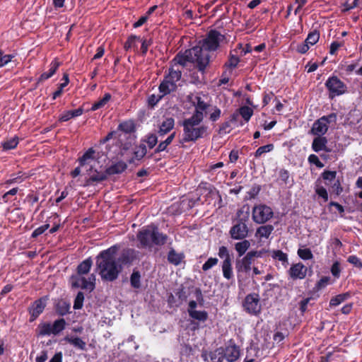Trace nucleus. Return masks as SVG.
Masks as SVG:
<instances>
[{
    "mask_svg": "<svg viewBox=\"0 0 362 362\" xmlns=\"http://www.w3.org/2000/svg\"><path fill=\"white\" fill-rule=\"evenodd\" d=\"M189 315L197 320L204 322L208 317V313L204 310H194L189 313Z\"/></svg>",
    "mask_w": 362,
    "mask_h": 362,
    "instance_id": "4c0bfd02",
    "label": "nucleus"
},
{
    "mask_svg": "<svg viewBox=\"0 0 362 362\" xmlns=\"http://www.w3.org/2000/svg\"><path fill=\"white\" fill-rule=\"evenodd\" d=\"M107 173H99V172H95V173H94L93 175H92L91 176H90V177L88 179H87V180L86 181V183L84 185V186H88L90 185V184H92L93 182H101V181H103L107 179Z\"/></svg>",
    "mask_w": 362,
    "mask_h": 362,
    "instance_id": "393cba45",
    "label": "nucleus"
},
{
    "mask_svg": "<svg viewBox=\"0 0 362 362\" xmlns=\"http://www.w3.org/2000/svg\"><path fill=\"white\" fill-rule=\"evenodd\" d=\"M325 184L327 185H330L332 192L337 195H339L343 191V188L339 180H335L333 183L326 182Z\"/></svg>",
    "mask_w": 362,
    "mask_h": 362,
    "instance_id": "c03bdc74",
    "label": "nucleus"
},
{
    "mask_svg": "<svg viewBox=\"0 0 362 362\" xmlns=\"http://www.w3.org/2000/svg\"><path fill=\"white\" fill-rule=\"evenodd\" d=\"M181 76L180 70L174 69V68L169 69L168 74L165 76L158 88L162 96L170 94L177 89V83L180 80Z\"/></svg>",
    "mask_w": 362,
    "mask_h": 362,
    "instance_id": "423d86ee",
    "label": "nucleus"
},
{
    "mask_svg": "<svg viewBox=\"0 0 362 362\" xmlns=\"http://www.w3.org/2000/svg\"><path fill=\"white\" fill-rule=\"evenodd\" d=\"M245 310L251 315H257L261 311L259 296L257 293L248 294L244 300Z\"/></svg>",
    "mask_w": 362,
    "mask_h": 362,
    "instance_id": "ddd939ff",
    "label": "nucleus"
},
{
    "mask_svg": "<svg viewBox=\"0 0 362 362\" xmlns=\"http://www.w3.org/2000/svg\"><path fill=\"white\" fill-rule=\"evenodd\" d=\"M115 250L110 247L102 251L96 257V267L102 279L113 281L122 270V267L117 263L115 256Z\"/></svg>",
    "mask_w": 362,
    "mask_h": 362,
    "instance_id": "f03ea898",
    "label": "nucleus"
},
{
    "mask_svg": "<svg viewBox=\"0 0 362 362\" xmlns=\"http://www.w3.org/2000/svg\"><path fill=\"white\" fill-rule=\"evenodd\" d=\"M137 39H139V37L137 36H136V35H131L127 39L126 42L124 43V49L126 50H129L132 47H134L135 46V42H136V40Z\"/></svg>",
    "mask_w": 362,
    "mask_h": 362,
    "instance_id": "bf43d9fd",
    "label": "nucleus"
},
{
    "mask_svg": "<svg viewBox=\"0 0 362 362\" xmlns=\"http://www.w3.org/2000/svg\"><path fill=\"white\" fill-rule=\"evenodd\" d=\"M274 226L272 225L262 226L257 228L255 233V236L259 240H262L263 238L267 239L269 238L270 235L274 230Z\"/></svg>",
    "mask_w": 362,
    "mask_h": 362,
    "instance_id": "412c9836",
    "label": "nucleus"
},
{
    "mask_svg": "<svg viewBox=\"0 0 362 362\" xmlns=\"http://www.w3.org/2000/svg\"><path fill=\"white\" fill-rule=\"evenodd\" d=\"M241 240V242H238L235 245V249L240 257L243 255L250 246V243L248 240L245 239Z\"/></svg>",
    "mask_w": 362,
    "mask_h": 362,
    "instance_id": "c85d7f7f",
    "label": "nucleus"
},
{
    "mask_svg": "<svg viewBox=\"0 0 362 362\" xmlns=\"http://www.w3.org/2000/svg\"><path fill=\"white\" fill-rule=\"evenodd\" d=\"M224 357L228 362H235L240 356V348L235 344H230L223 348Z\"/></svg>",
    "mask_w": 362,
    "mask_h": 362,
    "instance_id": "2eb2a0df",
    "label": "nucleus"
},
{
    "mask_svg": "<svg viewBox=\"0 0 362 362\" xmlns=\"http://www.w3.org/2000/svg\"><path fill=\"white\" fill-rule=\"evenodd\" d=\"M336 120L337 115L334 113L320 117L313 123L310 129L311 134L316 136H323L328 130V124L331 122H335Z\"/></svg>",
    "mask_w": 362,
    "mask_h": 362,
    "instance_id": "9b49d317",
    "label": "nucleus"
},
{
    "mask_svg": "<svg viewBox=\"0 0 362 362\" xmlns=\"http://www.w3.org/2000/svg\"><path fill=\"white\" fill-rule=\"evenodd\" d=\"M240 62L239 57L234 54H230L228 62L226 63V66L229 68H235L237 66Z\"/></svg>",
    "mask_w": 362,
    "mask_h": 362,
    "instance_id": "603ef678",
    "label": "nucleus"
},
{
    "mask_svg": "<svg viewBox=\"0 0 362 362\" xmlns=\"http://www.w3.org/2000/svg\"><path fill=\"white\" fill-rule=\"evenodd\" d=\"M146 153L147 150L146 146L141 144L136 146L134 151V158L140 160L146 156Z\"/></svg>",
    "mask_w": 362,
    "mask_h": 362,
    "instance_id": "ea45409f",
    "label": "nucleus"
},
{
    "mask_svg": "<svg viewBox=\"0 0 362 362\" xmlns=\"http://www.w3.org/2000/svg\"><path fill=\"white\" fill-rule=\"evenodd\" d=\"M221 268L223 272V276L225 279L230 280L233 278L232 260L223 261Z\"/></svg>",
    "mask_w": 362,
    "mask_h": 362,
    "instance_id": "b1692460",
    "label": "nucleus"
},
{
    "mask_svg": "<svg viewBox=\"0 0 362 362\" xmlns=\"http://www.w3.org/2000/svg\"><path fill=\"white\" fill-rule=\"evenodd\" d=\"M274 149V145L270 144L265 146H260L255 153L256 158L260 157L262 154L272 151Z\"/></svg>",
    "mask_w": 362,
    "mask_h": 362,
    "instance_id": "a18cd8bd",
    "label": "nucleus"
},
{
    "mask_svg": "<svg viewBox=\"0 0 362 362\" xmlns=\"http://www.w3.org/2000/svg\"><path fill=\"white\" fill-rule=\"evenodd\" d=\"M226 37L216 30H209L205 37L199 42V45L184 52H179L173 59L175 64L186 66L187 62L192 63L201 71H204L210 61L208 52H214L224 42Z\"/></svg>",
    "mask_w": 362,
    "mask_h": 362,
    "instance_id": "f257e3e1",
    "label": "nucleus"
},
{
    "mask_svg": "<svg viewBox=\"0 0 362 362\" xmlns=\"http://www.w3.org/2000/svg\"><path fill=\"white\" fill-rule=\"evenodd\" d=\"M146 141L149 148H153L158 142V137L156 134H150L147 136Z\"/></svg>",
    "mask_w": 362,
    "mask_h": 362,
    "instance_id": "052dcab7",
    "label": "nucleus"
},
{
    "mask_svg": "<svg viewBox=\"0 0 362 362\" xmlns=\"http://www.w3.org/2000/svg\"><path fill=\"white\" fill-rule=\"evenodd\" d=\"M13 56L11 54H3V52L0 51V68L6 65L11 61Z\"/></svg>",
    "mask_w": 362,
    "mask_h": 362,
    "instance_id": "5fc2aeb1",
    "label": "nucleus"
},
{
    "mask_svg": "<svg viewBox=\"0 0 362 362\" xmlns=\"http://www.w3.org/2000/svg\"><path fill=\"white\" fill-rule=\"evenodd\" d=\"M308 268L301 262L293 264L288 270V274L293 279H303L307 275Z\"/></svg>",
    "mask_w": 362,
    "mask_h": 362,
    "instance_id": "4468645a",
    "label": "nucleus"
},
{
    "mask_svg": "<svg viewBox=\"0 0 362 362\" xmlns=\"http://www.w3.org/2000/svg\"><path fill=\"white\" fill-rule=\"evenodd\" d=\"M62 80L64 82L59 84L58 89L53 93V100H55L57 97L60 96L62 93L64 88H65L69 84V75L67 74H64Z\"/></svg>",
    "mask_w": 362,
    "mask_h": 362,
    "instance_id": "e433bc0d",
    "label": "nucleus"
},
{
    "mask_svg": "<svg viewBox=\"0 0 362 362\" xmlns=\"http://www.w3.org/2000/svg\"><path fill=\"white\" fill-rule=\"evenodd\" d=\"M66 321L64 318L55 320L53 323L41 322L38 325L37 332L38 336H57L66 327Z\"/></svg>",
    "mask_w": 362,
    "mask_h": 362,
    "instance_id": "0eeeda50",
    "label": "nucleus"
},
{
    "mask_svg": "<svg viewBox=\"0 0 362 362\" xmlns=\"http://www.w3.org/2000/svg\"><path fill=\"white\" fill-rule=\"evenodd\" d=\"M316 194L322 197L325 202H327L328 200V194L327 192V189L323 187H317L315 189Z\"/></svg>",
    "mask_w": 362,
    "mask_h": 362,
    "instance_id": "680f3d73",
    "label": "nucleus"
},
{
    "mask_svg": "<svg viewBox=\"0 0 362 362\" xmlns=\"http://www.w3.org/2000/svg\"><path fill=\"white\" fill-rule=\"evenodd\" d=\"M238 111L245 122H248L253 115L252 109L248 106H243Z\"/></svg>",
    "mask_w": 362,
    "mask_h": 362,
    "instance_id": "72a5a7b5",
    "label": "nucleus"
},
{
    "mask_svg": "<svg viewBox=\"0 0 362 362\" xmlns=\"http://www.w3.org/2000/svg\"><path fill=\"white\" fill-rule=\"evenodd\" d=\"M262 252L261 251H250L246 254L240 260L236 262L235 268L237 270V277L238 281H241V274L247 273L251 270L254 257H260Z\"/></svg>",
    "mask_w": 362,
    "mask_h": 362,
    "instance_id": "6e6552de",
    "label": "nucleus"
},
{
    "mask_svg": "<svg viewBox=\"0 0 362 362\" xmlns=\"http://www.w3.org/2000/svg\"><path fill=\"white\" fill-rule=\"evenodd\" d=\"M22 181H23V179L21 178V177H15L13 178H11V179L6 180L4 182V185L6 187H8L12 184L21 183Z\"/></svg>",
    "mask_w": 362,
    "mask_h": 362,
    "instance_id": "774afa93",
    "label": "nucleus"
},
{
    "mask_svg": "<svg viewBox=\"0 0 362 362\" xmlns=\"http://www.w3.org/2000/svg\"><path fill=\"white\" fill-rule=\"evenodd\" d=\"M310 48V45L307 44L305 41L300 45H298L296 51L300 54L306 53Z\"/></svg>",
    "mask_w": 362,
    "mask_h": 362,
    "instance_id": "e2e57ef3",
    "label": "nucleus"
},
{
    "mask_svg": "<svg viewBox=\"0 0 362 362\" xmlns=\"http://www.w3.org/2000/svg\"><path fill=\"white\" fill-rule=\"evenodd\" d=\"M341 46V44L338 42H333L330 45L329 54L334 55L336 54L338 49Z\"/></svg>",
    "mask_w": 362,
    "mask_h": 362,
    "instance_id": "338daca9",
    "label": "nucleus"
},
{
    "mask_svg": "<svg viewBox=\"0 0 362 362\" xmlns=\"http://www.w3.org/2000/svg\"><path fill=\"white\" fill-rule=\"evenodd\" d=\"M83 113V109L82 107H78V109L73 110L65 111L60 115L59 119L61 122H66L71 118L81 116Z\"/></svg>",
    "mask_w": 362,
    "mask_h": 362,
    "instance_id": "4be33fe9",
    "label": "nucleus"
},
{
    "mask_svg": "<svg viewBox=\"0 0 362 362\" xmlns=\"http://www.w3.org/2000/svg\"><path fill=\"white\" fill-rule=\"evenodd\" d=\"M308 162L312 164H315L317 168H322L324 167V164L319 160L318 157L315 154H311L308 156Z\"/></svg>",
    "mask_w": 362,
    "mask_h": 362,
    "instance_id": "4d7b16f0",
    "label": "nucleus"
},
{
    "mask_svg": "<svg viewBox=\"0 0 362 362\" xmlns=\"http://www.w3.org/2000/svg\"><path fill=\"white\" fill-rule=\"evenodd\" d=\"M168 236L158 231L157 227L147 226L142 228L137 234L140 247L151 248L153 245H163L166 243Z\"/></svg>",
    "mask_w": 362,
    "mask_h": 362,
    "instance_id": "20e7f679",
    "label": "nucleus"
},
{
    "mask_svg": "<svg viewBox=\"0 0 362 362\" xmlns=\"http://www.w3.org/2000/svg\"><path fill=\"white\" fill-rule=\"evenodd\" d=\"M337 173L336 171L331 170H325L322 173V178L329 182L328 183H332V182L336 180Z\"/></svg>",
    "mask_w": 362,
    "mask_h": 362,
    "instance_id": "09e8293b",
    "label": "nucleus"
},
{
    "mask_svg": "<svg viewBox=\"0 0 362 362\" xmlns=\"http://www.w3.org/2000/svg\"><path fill=\"white\" fill-rule=\"evenodd\" d=\"M127 168L126 163L124 161H118L115 163H113L110 167L106 169V173L107 175H115L119 174L124 172Z\"/></svg>",
    "mask_w": 362,
    "mask_h": 362,
    "instance_id": "5701e85b",
    "label": "nucleus"
},
{
    "mask_svg": "<svg viewBox=\"0 0 362 362\" xmlns=\"http://www.w3.org/2000/svg\"><path fill=\"white\" fill-rule=\"evenodd\" d=\"M46 298H42L33 303L32 307L30 308L32 321L35 320L43 312L46 306Z\"/></svg>",
    "mask_w": 362,
    "mask_h": 362,
    "instance_id": "dca6fc26",
    "label": "nucleus"
},
{
    "mask_svg": "<svg viewBox=\"0 0 362 362\" xmlns=\"http://www.w3.org/2000/svg\"><path fill=\"white\" fill-rule=\"evenodd\" d=\"M49 227V224H45L36 228L32 233L31 237L33 238H37L40 235L42 234L45 231H46Z\"/></svg>",
    "mask_w": 362,
    "mask_h": 362,
    "instance_id": "13d9d810",
    "label": "nucleus"
},
{
    "mask_svg": "<svg viewBox=\"0 0 362 362\" xmlns=\"http://www.w3.org/2000/svg\"><path fill=\"white\" fill-rule=\"evenodd\" d=\"M211 362H223L224 357L223 348L219 347L209 354Z\"/></svg>",
    "mask_w": 362,
    "mask_h": 362,
    "instance_id": "bb28decb",
    "label": "nucleus"
},
{
    "mask_svg": "<svg viewBox=\"0 0 362 362\" xmlns=\"http://www.w3.org/2000/svg\"><path fill=\"white\" fill-rule=\"evenodd\" d=\"M327 139L326 137L323 136H317L313 141L312 149L316 153H319L321 151L329 153L331 149L327 146Z\"/></svg>",
    "mask_w": 362,
    "mask_h": 362,
    "instance_id": "f3484780",
    "label": "nucleus"
},
{
    "mask_svg": "<svg viewBox=\"0 0 362 362\" xmlns=\"http://www.w3.org/2000/svg\"><path fill=\"white\" fill-rule=\"evenodd\" d=\"M95 151L93 148H89L79 159L80 166H83L86 164H88L90 160H93L94 158Z\"/></svg>",
    "mask_w": 362,
    "mask_h": 362,
    "instance_id": "2f4dec72",
    "label": "nucleus"
},
{
    "mask_svg": "<svg viewBox=\"0 0 362 362\" xmlns=\"http://www.w3.org/2000/svg\"><path fill=\"white\" fill-rule=\"evenodd\" d=\"M59 65L60 63L57 60L52 61L49 65V71L47 72H44L43 74H42L40 78L37 79V82L40 83L51 78L56 73Z\"/></svg>",
    "mask_w": 362,
    "mask_h": 362,
    "instance_id": "aec40b11",
    "label": "nucleus"
},
{
    "mask_svg": "<svg viewBox=\"0 0 362 362\" xmlns=\"http://www.w3.org/2000/svg\"><path fill=\"white\" fill-rule=\"evenodd\" d=\"M247 218L238 220L229 230V234L233 240H243L247 237L249 228L246 223Z\"/></svg>",
    "mask_w": 362,
    "mask_h": 362,
    "instance_id": "f8f14e48",
    "label": "nucleus"
},
{
    "mask_svg": "<svg viewBox=\"0 0 362 362\" xmlns=\"http://www.w3.org/2000/svg\"><path fill=\"white\" fill-rule=\"evenodd\" d=\"M350 296H351V294L349 292L339 294V295L336 296L335 297H333L330 300L329 305H330V306H337L339 304H341V303H343L344 301H345L346 300H347L349 298H350Z\"/></svg>",
    "mask_w": 362,
    "mask_h": 362,
    "instance_id": "7c9ffc66",
    "label": "nucleus"
},
{
    "mask_svg": "<svg viewBox=\"0 0 362 362\" xmlns=\"http://www.w3.org/2000/svg\"><path fill=\"white\" fill-rule=\"evenodd\" d=\"M218 259L216 257H210L207 261L202 265V269L207 271L217 264Z\"/></svg>",
    "mask_w": 362,
    "mask_h": 362,
    "instance_id": "864d4df0",
    "label": "nucleus"
},
{
    "mask_svg": "<svg viewBox=\"0 0 362 362\" xmlns=\"http://www.w3.org/2000/svg\"><path fill=\"white\" fill-rule=\"evenodd\" d=\"M272 257L281 262L283 264H288V255L281 250H277L272 252Z\"/></svg>",
    "mask_w": 362,
    "mask_h": 362,
    "instance_id": "a19ab883",
    "label": "nucleus"
},
{
    "mask_svg": "<svg viewBox=\"0 0 362 362\" xmlns=\"http://www.w3.org/2000/svg\"><path fill=\"white\" fill-rule=\"evenodd\" d=\"M348 262L354 264L355 266H356L359 268H362V262L356 256H354V255L349 256L348 258Z\"/></svg>",
    "mask_w": 362,
    "mask_h": 362,
    "instance_id": "0e129e2a",
    "label": "nucleus"
},
{
    "mask_svg": "<svg viewBox=\"0 0 362 362\" xmlns=\"http://www.w3.org/2000/svg\"><path fill=\"white\" fill-rule=\"evenodd\" d=\"M93 264L91 258H88L83 260L77 267L78 275L72 276L71 278V285L76 288H81L82 289H87L93 291L95 288V276L91 274L87 279L82 275L86 274L89 272Z\"/></svg>",
    "mask_w": 362,
    "mask_h": 362,
    "instance_id": "39448f33",
    "label": "nucleus"
},
{
    "mask_svg": "<svg viewBox=\"0 0 362 362\" xmlns=\"http://www.w3.org/2000/svg\"><path fill=\"white\" fill-rule=\"evenodd\" d=\"M84 300V295L82 292H78L75 298L74 303V308L75 310L81 309L83 307V303Z\"/></svg>",
    "mask_w": 362,
    "mask_h": 362,
    "instance_id": "3c124183",
    "label": "nucleus"
},
{
    "mask_svg": "<svg viewBox=\"0 0 362 362\" xmlns=\"http://www.w3.org/2000/svg\"><path fill=\"white\" fill-rule=\"evenodd\" d=\"M273 215L272 208L265 204L255 205L252 211V218L258 224L265 223L273 217Z\"/></svg>",
    "mask_w": 362,
    "mask_h": 362,
    "instance_id": "9d476101",
    "label": "nucleus"
},
{
    "mask_svg": "<svg viewBox=\"0 0 362 362\" xmlns=\"http://www.w3.org/2000/svg\"><path fill=\"white\" fill-rule=\"evenodd\" d=\"M329 281V278L327 276L320 279V281H317L316 285L317 289H322L325 288L328 284Z\"/></svg>",
    "mask_w": 362,
    "mask_h": 362,
    "instance_id": "69168bd1",
    "label": "nucleus"
},
{
    "mask_svg": "<svg viewBox=\"0 0 362 362\" xmlns=\"http://www.w3.org/2000/svg\"><path fill=\"white\" fill-rule=\"evenodd\" d=\"M175 136V132L172 133L168 138L160 142L155 150V153H160L166 150L168 145H170Z\"/></svg>",
    "mask_w": 362,
    "mask_h": 362,
    "instance_id": "473e14b6",
    "label": "nucleus"
},
{
    "mask_svg": "<svg viewBox=\"0 0 362 362\" xmlns=\"http://www.w3.org/2000/svg\"><path fill=\"white\" fill-rule=\"evenodd\" d=\"M218 255L220 258L223 259V261L232 260V258L230 257L228 250L225 246H221L219 247Z\"/></svg>",
    "mask_w": 362,
    "mask_h": 362,
    "instance_id": "8fccbe9b",
    "label": "nucleus"
},
{
    "mask_svg": "<svg viewBox=\"0 0 362 362\" xmlns=\"http://www.w3.org/2000/svg\"><path fill=\"white\" fill-rule=\"evenodd\" d=\"M175 126V119L173 117L165 118L159 125L158 134L164 136L171 131Z\"/></svg>",
    "mask_w": 362,
    "mask_h": 362,
    "instance_id": "a211bd4d",
    "label": "nucleus"
},
{
    "mask_svg": "<svg viewBox=\"0 0 362 362\" xmlns=\"http://www.w3.org/2000/svg\"><path fill=\"white\" fill-rule=\"evenodd\" d=\"M18 137L15 136L9 138L2 143V146L5 150H10L15 148L18 144Z\"/></svg>",
    "mask_w": 362,
    "mask_h": 362,
    "instance_id": "c9c22d12",
    "label": "nucleus"
},
{
    "mask_svg": "<svg viewBox=\"0 0 362 362\" xmlns=\"http://www.w3.org/2000/svg\"><path fill=\"white\" fill-rule=\"evenodd\" d=\"M221 115V110L216 106H214L211 109V112L209 114V120L214 122H216Z\"/></svg>",
    "mask_w": 362,
    "mask_h": 362,
    "instance_id": "49530a36",
    "label": "nucleus"
},
{
    "mask_svg": "<svg viewBox=\"0 0 362 362\" xmlns=\"http://www.w3.org/2000/svg\"><path fill=\"white\" fill-rule=\"evenodd\" d=\"M134 258V250H124L121 255L119 260L122 264H128L132 262Z\"/></svg>",
    "mask_w": 362,
    "mask_h": 362,
    "instance_id": "58836bf2",
    "label": "nucleus"
},
{
    "mask_svg": "<svg viewBox=\"0 0 362 362\" xmlns=\"http://www.w3.org/2000/svg\"><path fill=\"white\" fill-rule=\"evenodd\" d=\"M119 129L125 133H130L134 130V125L132 122H124L119 125Z\"/></svg>",
    "mask_w": 362,
    "mask_h": 362,
    "instance_id": "de8ad7c7",
    "label": "nucleus"
},
{
    "mask_svg": "<svg viewBox=\"0 0 362 362\" xmlns=\"http://www.w3.org/2000/svg\"><path fill=\"white\" fill-rule=\"evenodd\" d=\"M204 119L191 116L183 121V134L180 143L195 142L207 134L208 127L202 124Z\"/></svg>",
    "mask_w": 362,
    "mask_h": 362,
    "instance_id": "7ed1b4c3",
    "label": "nucleus"
},
{
    "mask_svg": "<svg viewBox=\"0 0 362 362\" xmlns=\"http://www.w3.org/2000/svg\"><path fill=\"white\" fill-rule=\"evenodd\" d=\"M196 100L195 110L192 116L204 119V112L207 110L209 105L202 100L200 97H197Z\"/></svg>",
    "mask_w": 362,
    "mask_h": 362,
    "instance_id": "6ab92c4d",
    "label": "nucleus"
},
{
    "mask_svg": "<svg viewBox=\"0 0 362 362\" xmlns=\"http://www.w3.org/2000/svg\"><path fill=\"white\" fill-rule=\"evenodd\" d=\"M64 340L79 349L83 350L86 348V342L78 337H66Z\"/></svg>",
    "mask_w": 362,
    "mask_h": 362,
    "instance_id": "a878e982",
    "label": "nucleus"
},
{
    "mask_svg": "<svg viewBox=\"0 0 362 362\" xmlns=\"http://www.w3.org/2000/svg\"><path fill=\"white\" fill-rule=\"evenodd\" d=\"M325 87L328 90L329 98L331 99L341 95L347 91L346 85L336 76L327 78L325 82Z\"/></svg>",
    "mask_w": 362,
    "mask_h": 362,
    "instance_id": "1a4fd4ad",
    "label": "nucleus"
},
{
    "mask_svg": "<svg viewBox=\"0 0 362 362\" xmlns=\"http://www.w3.org/2000/svg\"><path fill=\"white\" fill-rule=\"evenodd\" d=\"M231 127H230V123L228 121H226L223 123H222L218 129V134H226L230 132Z\"/></svg>",
    "mask_w": 362,
    "mask_h": 362,
    "instance_id": "6e6d98bb",
    "label": "nucleus"
},
{
    "mask_svg": "<svg viewBox=\"0 0 362 362\" xmlns=\"http://www.w3.org/2000/svg\"><path fill=\"white\" fill-rule=\"evenodd\" d=\"M184 256L182 254L177 253L175 250L171 249L168 255V260L174 265H178L180 264Z\"/></svg>",
    "mask_w": 362,
    "mask_h": 362,
    "instance_id": "cd10ccee",
    "label": "nucleus"
},
{
    "mask_svg": "<svg viewBox=\"0 0 362 362\" xmlns=\"http://www.w3.org/2000/svg\"><path fill=\"white\" fill-rule=\"evenodd\" d=\"M130 284L134 288H139L141 287V274L139 271H133L130 276Z\"/></svg>",
    "mask_w": 362,
    "mask_h": 362,
    "instance_id": "f704fd0d",
    "label": "nucleus"
},
{
    "mask_svg": "<svg viewBox=\"0 0 362 362\" xmlns=\"http://www.w3.org/2000/svg\"><path fill=\"white\" fill-rule=\"evenodd\" d=\"M320 39V33L317 30H313L310 32L305 39V42L309 44L310 45H314L316 44Z\"/></svg>",
    "mask_w": 362,
    "mask_h": 362,
    "instance_id": "79ce46f5",
    "label": "nucleus"
},
{
    "mask_svg": "<svg viewBox=\"0 0 362 362\" xmlns=\"http://www.w3.org/2000/svg\"><path fill=\"white\" fill-rule=\"evenodd\" d=\"M112 95L109 93H106L103 98L98 101L95 102L91 107V110L95 111L100 109L106 105V104L110 100Z\"/></svg>",
    "mask_w": 362,
    "mask_h": 362,
    "instance_id": "c756f323",
    "label": "nucleus"
},
{
    "mask_svg": "<svg viewBox=\"0 0 362 362\" xmlns=\"http://www.w3.org/2000/svg\"><path fill=\"white\" fill-rule=\"evenodd\" d=\"M297 253L299 257L304 260L312 259L313 258V255L309 248H299Z\"/></svg>",
    "mask_w": 362,
    "mask_h": 362,
    "instance_id": "37998d69",
    "label": "nucleus"
}]
</instances>
